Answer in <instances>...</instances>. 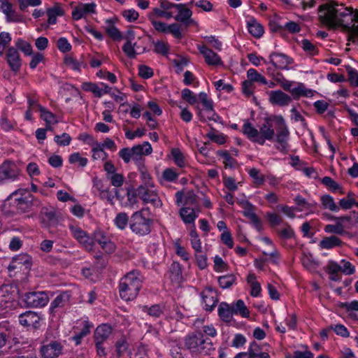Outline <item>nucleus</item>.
<instances>
[{
	"mask_svg": "<svg viewBox=\"0 0 358 358\" xmlns=\"http://www.w3.org/2000/svg\"><path fill=\"white\" fill-rule=\"evenodd\" d=\"M318 11L321 23L331 29L342 27L348 41H358V9L353 12L352 8L330 1L322 4Z\"/></svg>",
	"mask_w": 358,
	"mask_h": 358,
	"instance_id": "nucleus-1",
	"label": "nucleus"
},
{
	"mask_svg": "<svg viewBox=\"0 0 358 358\" xmlns=\"http://www.w3.org/2000/svg\"><path fill=\"white\" fill-rule=\"evenodd\" d=\"M273 122H275L278 125L284 124V119L281 115H271L264 119L259 130L250 122H246L243 126L242 131L250 141L263 145L266 140L271 141L275 136Z\"/></svg>",
	"mask_w": 358,
	"mask_h": 358,
	"instance_id": "nucleus-2",
	"label": "nucleus"
},
{
	"mask_svg": "<svg viewBox=\"0 0 358 358\" xmlns=\"http://www.w3.org/2000/svg\"><path fill=\"white\" fill-rule=\"evenodd\" d=\"M142 280L138 271H132L121 278L119 284L120 297L125 301L134 299L141 288Z\"/></svg>",
	"mask_w": 358,
	"mask_h": 358,
	"instance_id": "nucleus-3",
	"label": "nucleus"
},
{
	"mask_svg": "<svg viewBox=\"0 0 358 358\" xmlns=\"http://www.w3.org/2000/svg\"><path fill=\"white\" fill-rule=\"evenodd\" d=\"M185 345L192 352L208 355L213 350V345L210 338L199 332L187 335L185 339Z\"/></svg>",
	"mask_w": 358,
	"mask_h": 358,
	"instance_id": "nucleus-4",
	"label": "nucleus"
},
{
	"mask_svg": "<svg viewBox=\"0 0 358 358\" xmlns=\"http://www.w3.org/2000/svg\"><path fill=\"white\" fill-rule=\"evenodd\" d=\"M145 209L134 213L130 218L129 227L131 230L138 235L143 236L151 231L152 220L145 217L143 215Z\"/></svg>",
	"mask_w": 358,
	"mask_h": 358,
	"instance_id": "nucleus-5",
	"label": "nucleus"
},
{
	"mask_svg": "<svg viewBox=\"0 0 358 358\" xmlns=\"http://www.w3.org/2000/svg\"><path fill=\"white\" fill-rule=\"evenodd\" d=\"M17 194L18 191H15L7 198V201H10V205L14 208L13 211L17 213L29 211L32 206L31 196L17 198L15 196Z\"/></svg>",
	"mask_w": 358,
	"mask_h": 358,
	"instance_id": "nucleus-6",
	"label": "nucleus"
},
{
	"mask_svg": "<svg viewBox=\"0 0 358 358\" xmlns=\"http://www.w3.org/2000/svg\"><path fill=\"white\" fill-rule=\"evenodd\" d=\"M19 290L17 285H3L0 287V306L6 308L11 304L18 295Z\"/></svg>",
	"mask_w": 358,
	"mask_h": 358,
	"instance_id": "nucleus-7",
	"label": "nucleus"
},
{
	"mask_svg": "<svg viewBox=\"0 0 358 358\" xmlns=\"http://www.w3.org/2000/svg\"><path fill=\"white\" fill-rule=\"evenodd\" d=\"M48 296L43 292H33L24 294V301L28 307L38 308L45 306L48 302Z\"/></svg>",
	"mask_w": 358,
	"mask_h": 358,
	"instance_id": "nucleus-8",
	"label": "nucleus"
},
{
	"mask_svg": "<svg viewBox=\"0 0 358 358\" xmlns=\"http://www.w3.org/2000/svg\"><path fill=\"white\" fill-rule=\"evenodd\" d=\"M138 196L141 199L144 203H150L155 206H161L162 203L157 194L155 191L148 189L143 185L137 187Z\"/></svg>",
	"mask_w": 358,
	"mask_h": 358,
	"instance_id": "nucleus-9",
	"label": "nucleus"
},
{
	"mask_svg": "<svg viewBox=\"0 0 358 358\" xmlns=\"http://www.w3.org/2000/svg\"><path fill=\"white\" fill-rule=\"evenodd\" d=\"M131 150V159L138 166L141 165L143 155H148L152 151V147L148 142H144L143 145H135Z\"/></svg>",
	"mask_w": 358,
	"mask_h": 358,
	"instance_id": "nucleus-10",
	"label": "nucleus"
},
{
	"mask_svg": "<svg viewBox=\"0 0 358 358\" xmlns=\"http://www.w3.org/2000/svg\"><path fill=\"white\" fill-rule=\"evenodd\" d=\"M62 346L57 341H51L41 348V356L43 358H57L62 353Z\"/></svg>",
	"mask_w": 358,
	"mask_h": 358,
	"instance_id": "nucleus-11",
	"label": "nucleus"
},
{
	"mask_svg": "<svg viewBox=\"0 0 358 358\" xmlns=\"http://www.w3.org/2000/svg\"><path fill=\"white\" fill-rule=\"evenodd\" d=\"M270 63L276 69H287L293 60L282 53L272 52L269 55Z\"/></svg>",
	"mask_w": 358,
	"mask_h": 358,
	"instance_id": "nucleus-12",
	"label": "nucleus"
},
{
	"mask_svg": "<svg viewBox=\"0 0 358 358\" xmlns=\"http://www.w3.org/2000/svg\"><path fill=\"white\" fill-rule=\"evenodd\" d=\"M292 101V99L290 96L280 90L269 92V101L273 105L285 106L289 104Z\"/></svg>",
	"mask_w": 358,
	"mask_h": 358,
	"instance_id": "nucleus-13",
	"label": "nucleus"
},
{
	"mask_svg": "<svg viewBox=\"0 0 358 358\" xmlns=\"http://www.w3.org/2000/svg\"><path fill=\"white\" fill-rule=\"evenodd\" d=\"M19 173L15 164L10 162H6L0 166V180L15 179Z\"/></svg>",
	"mask_w": 358,
	"mask_h": 358,
	"instance_id": "nucleus-14",
	"label": "nucleus"
},
{
	"mask_svg": "<svg viewBox=\"0 0 358 358\" xmlns=\"http://www.w3.org/2000/svg\"><path fill=\"white\" fill-rule=\"evenodd\" d=\"M96 4L91 3H79L72 12V17L75 20H78L83 17L85 15L95 13Z\"/></svg>",
	"mask_w": 358,
	"mask_h": 358,
	"instance_id": "nucleus-15",
	"label": "nucleus"
},
{
	"mask_svg": "<svg viewBox=\"0 0 358 358\" xmlns=\"http://www.w3.org/2000/svg\"><path fill=\"white\" fill-rule=\"evenodd\" d=\"M40 317L34 312L27 311L21 314L19 317L20 323L24 327L37 328L39 324Z\"/></svg>",
	"mask_w": 358,
	"mask_h": 358,
	"instance_id": "nucleus-16",
	"label": "nucleus"
},
{
	"mask_svg": "<svg viewBox=\"0 0 358 358\" xmlns=\"http://www.w3.org/2000/svg\"><path fill=\"white\" fill-rule=\"evenodd\" d=\"M200 52L203 55L206 62L208 65H221L222 64V60L218 55L214 52L211 49H209L206 45L199 47Z\"/></svg>",
	"mask_w": 358,
	"mask_h": 358,
	"instance_id": "nucleus-17",
	"label": "nucleus"
},
{
	"mask_svg": "<svg viewBox=\"0 0 358 358\" xmlns=\"http://www.w3.org/2000/svg\"><path fill=\"white\" fill-rule=\"evenodd\" d=\"M6 55L10 69L12 71L17 72L21 66V60L17 50L14 48H10L8 50Z\"/></svg>",
	"mask_w": 358,
	"mask_h": 358,
	"instance_id": "nucleus-18",
	"label": "nucleus"
},
{
	"mask_svg": "<svg viewBox=\"0 0 358 358\" xmlns=\"http://www.w3.org/2000/svg\"><path fill=\"white\" fill-rule=\"evenodd\" d=\"M1 8L6 16L7 22H22V17L16 13L15 10L13 8V5L10 3L8 1L2 2Z\"/></svg>",
	"mask_w": 358,
	"mask_h": 358,
	"instance_id": "nucleus-19",
	"label": "nucleus"
},
{
	"mask_svg": "<svg viewBox=\"0 0 358 358\" xmlns=\"http://www.w3.org/2000/svg\"><path fill=\"white\" fill-rule=\"evenodd\" d=\"M218 315L223 322H230L234 315L231 306L226 302L220 303L218 307Z\"/></svg>",
	"mask_w": 358,
	"mask_h": 358,
	"instance_id": "nucleus-20",
	"label": "nucleus"
},
{
	"mask_svg": "<svg viewBox=\"0 0 358 358\" xmlns=\"http://www.w3.org/2000/svg\"><path fill=\"white\" fill-rule=\"evenodd\" d=\"M111 327L108 324L99 326L94 332V341L98 343H103L111 334Z\"/></svg>",
	"mask_w": 358,
	"mask_h": 358,
	"instance_id": "nucleus-21",
	"label": "nucleus"
},
{
	"mask_svg": "<svg viewBox=\"0 0 358 358\" xmlns=\"http://www.w3.org/2000/svg\"><path fill=\"white\" fill-rule=\"evenodd\" d=\"M177 9L178 10V13L175 16V20L183 22L186 26H188L192 22L190 20L192 12L190 9L186 8L185 4H182V7H178Z\"/></svg>",
	"mask_w": 358,
	"mask_h": 358,
	"instance_id": "nucleus-22",
	"label": "nucleus"
},
{
	"mask_svg": "<svg viewBox=\"0 0 358 358\" xmlns=\"http://www.w3.org/2000/svg\"><path fill=\"white\" fill-rule=\"evenodd\" d=\"M279 131L277 133L276 135V141L280 144L281 149H280L281 151H283L286 149L287 147V137L289 136V131L287 128V126L285 124V122H284L283 125H278Z\"/></svg>",
	"mask_w": 358,
	"mask_h": 358,
	"instance_id": "nucleus-23",
	"label": "nucleus"
},
{
	"mask_svg": "<svg viewBox=\"0 0 358 358\" xmlns=\"http://www.w3.org/2000/svg\"><path fill=\"white\" fill-rule=\"evenodd\" d=\"M69 299L70 294L66 292L58 295L51 303V313H53L57 308L64 306L69 302Z\"/></svg>",
	"mask_w": 358,
	"mask_h": 358,
	"instance_id": "nucleus-24",
	"label": "nucleus"
},
{
	"mask_svg": "<svg viewBox=\"0 0 358 358\" xmlns=\"http://www.w3.org/2000/svg\"><path fill=\"white\" fill-rule=\"evenodd\" d=\"M342 245V241L336 236L325 237L319 244L320 247L323 249H331L336 246H341Z\"/></svg>",
	"mask_w": 358,
	"mask_h": 358,
	"instance_id": "nucleus-25",
	"label": "nucleus"
},
{
	"mask_svg": "<svg viewBox=\"0 0 358 358\" xmlns=\"http://www.w3.org/2000/svg\"><path fill=\"white\" fill-rule=\"evenodd\" d=\"M180 215L182 221L185 224H192L194 222L195 219L197 217L196 211L194 208L189 207H183L180 210Z\"/></svg>",
	"mask_w": 358,
	"mask_h": 358,
	"instance_id": "nucleus-26",
	"label": "nucleus"
},
{
	"mask_svg": "<svg viewBox=\"0 0 358 358\" xmlns=\"http://www.w3.org/2000/svg\"><path fill=\"white\" fill-rule=\"evenodd\" d=\"M248 27L250 34L255 38H260L264 34L263 27L254 18L248 21Z\"/></svg>",
	"mask_w": 358,
	"mask_h": 358,
	"instance_id": "nucleus-27",
	"label": "nucleus"
},
{
	"mask_svg": "<svg viewBox=\"0 0 358 358\" xmlns=\"http://www.w3.org/2000/svg\"><path fill=\"white\" fill-rule=\"evenodd\" d=\"M234 314H239L241 317L248 318L250 315V312L245 306L243 300H238L236 303L231 305Z\"/></svg>",
	"mask_w": 358,
	"mask_h": 358,
	"instance_id": "nucleus-28",
	"label": "nucleus"
},
{
	"mask_svg": "<svg viewBox=\"0 0 358 358\" xmlns=\"http://www.w3.org/2000/svg\"><path fill=\"white\" fill-rule=\"evenodd\" d=\"M199 99L202 103L203 106L206 108L207 111L209 112L210 113H212V115L208 116V118L209 120H215L213 118V116L215 115V113L213 111V101L208 99V95L205 92H201L199 94Z\"/></svg>",
	"mask_w": 358,
	"mask_h": 358,
	"instance_id": "nucleus-29",
	"label": "nucleus"
},
{
	"mask_svg": "<svg viewBox=\"0 0 358 358\" xmlns=\"http://www.w3.org/2000/svg\"><path fill=\"white\" fill-rule=\"evenodd\" d=\"M236 280V277L234 274L220 276L217 280L220 287L222 289L231 287Z\"/></svg>",
	"mask_w": 358,
	"mask_h": 358,
	"instance_id": "nucleus-30",
	"label": "nucleus"
},
{
	"mask_svg": "<svg viewBox=\"0 0 358 358\" xmlns=\"http://www.w3.org/2000/svg\"><path fill=\"white\" fill-rule=\"evenodd\" d=\"M321 201L323 207L334 212H338L340 208L336 204L333 197L329 194L321 197Z\"/></svg>",
	"mask_w": 358,
	"mask_h": 358,
	"instance_id": "nucleus-31",
	"label": "nucleus"
},
{
	"mask_svg": "<svg viewBox=\"0 0 358 358\" xmlns=\"http://www.w3.org/2000/svg\"><path fill=\"white\" fill-rule=\"evenodd\" d=\"M217 154L224 159L223 163L225 168L234 169L238 164L237 161L231 157L228 151L219 150Z\"/></svg>",
	"mask_w": 358,
	"mask_h": 358,
	"instance_id": "nucleus-32",
	"label": "nucleus"
},
{
	"mask_svg": "<svg viewBox=\"0 0 358 358\" xmlns=\"http://www.w3.org/2000/svg\"><path fill=\"white\" fill-rule=\"evenodd\" d=\"M201 296L205 303V309L207 311H211L218 302L217 299L213 294H206L204 292H202Z\"/></svg>",
	"mask_w": 358,
	"mask_h": 358,
	"instance_id": "nucleus-33",
	"label": "nucleus"
},
{
	"mask_svg": "<svg viewBox=\"0 0 358 358\" xmlns=\"http://www.w3.org/2000/svg\"><path fill=\"white\" fill-rule=\"evenodd\" d=\"M64 63L68 67L75 71H80L82 66H83V67L87 66L83 62H79L71 56L66 57Z\"/></svg>",
	"mask_w": 358,
	"mask_h": 358,
	"instance_id": "nucleus-34",
	"label": "nucleus"
},
{
	"mask_svg": "<svg viewBox=\"0 0 358 358\" xmlns=\"http://www.w3.org/2000/svg\"><path fill=\"white\" fill-rule=\"evenodd\" d=\"M128 222V215L124 212L117 214L114 220L115 224L121 230L124 229L127 227Z\"/></svg>",
	"mask_w": 358,
	"mask_h": 358,
	"instance_id": "nucleus-35",
	"label": "nucleus"
},
{
	"mask_svg": "<svg viewBox=\"0 0 358 358\" xmlns=\"http://www.w3.org/2000/svg\"><path fill=\"white\" fill-rule=\"evenodd\" d=\"M248 80L252 83L257 82L262 84H266L267 81L264 76L259 73L255 69H250L247 72Z\"/></svg>",
	"mask_w": 358,
	"mask_h": 358,
	"instance_id": "nucleus-36",
	"label": "nucleus"
},
{
	"mask_svg": "<svg viewBox=\"0 0 358 358\" xmlns=\"http://www.w3.org/2000/svg\"><path fill=\"white\" fill-rule=\"evenodd\" d=\"M40 111L41 117L46 122V124H50L51 123L56 124L58 122L56 116L52 113L47 110L44 107L40 106Z\"/></svg>",
	"mask_w": 358,
	"mask_h": 358,
	"instance_id": "nucleus-37",
	"label": "nucleus"
},
{
	"mask_svg": "<svg viewBox=\"0 0 358 358\" xmlns=\"http://www.w3.org/2000/svg\"><path fill=\"white\" fill-rule=\"evenodd\" d=\"M143 310L150 316L159 317L164 313V307H162L158 304L153 305L150 308L145 306L143 307Z\"/></svg>",
	"mask_w": 358,
	"mask_h": 358,
	"instance_id": "nucleus-38",
	"label": "nucleus"
},
{
	"mask_svg": "<svg viewBox=\"0 0 358 358\" xmlns=\"http://www.w3.org/2000/svg\"><path fill=\"white\" fill-rule=\"evenodd\" d=\"M82 88L85 91L92 92L96 97H101L103 95V89L100 88L96 84L84 83L82 85Z\"/></svg>",
	"mask_w": 358,
	"mask_h": 358,
	"instance_id": "nucleus-39",
	"label": "nucleus"
},
{
	"mask_svg": "<svg viewBox=\"0 0 358 358\" xmlns=\"http://www.w3.org/2000/svg\"><path fill=\"white\" fill-rule=\"evenodd\" d=\"M106 22L109 24L106 31L108 36L113 40H120L122 38L121 32L111 23L110 20H107Z\"/></svg>",
	"mask_w": 358,
	"mask_h": 358,
	"instance_id": "nucleus-40",
	"label": "nucleus"
},
{
	"mask_svg": "<svg viewBox=\"0 0 358 358\" xmlns=\"http://www.w3.org/2000/svg\"><path fill=\"white\" fill-rule=\"evenodd\" d=\"M108 157L107 153L103 150L100 143H97L94 148H92V158L94 160L102 159L105 160Z\"/></svg>",
	"mask_w": 358,
	"mask_h": 358,
	"instance_id": "nucleus-41",
	"label": "nucleus"
},
{
	"mask_svg": "<svg viewBox=\"0 0 358 358\" xmlns=\"http://www.w3.org/2000/svg\"><path fill=\"white\" fill-rule=\"evenodd\" d=\"M250 176L254 180V182L257 185H263L264 183V176L260 174V172L258 169L255 168L251 169L248 172Z\"/></svg>",
	"mask_w": 358,
	"mask_h": 358,
	"instance_id": "nucleus-42",
	"label": "nucleus"
},
{
	"mask_svg": "<svg viewBox=\"0 0 358 358\" xmlns=\"http://www.w3.org/2000/svg\"><path fill=\"white\" fill-rule=\"evenodd\" d=\"M69 162L70 164H75L78 162L80 167H85L87 164V159L82 157L78 152L71 154L69 157Z\"/></svg>",
	"mask_w": 358,
	"mask_h": 358,
	"instance_id": "nucleus-43",
	"label": "nucleus"
},
{
	"mask_svg": "<svg viewBox=\"0 0 358 358\" xmlns=\"http://www.w3.org/2000/svg\"><path fill=\"white\" fill-rule=\"evenodd\" d=\"M171 155L175 163L180 167L185 166L184 157L181 151L178 148H173L171 150Z\"/></svg>",
	"mask_w": 358,
	"mask_h": 358,
	"instance_id": "nucleus-44",
	"label": "nucleus"
},
{
	"mask_svg": "<svg viewBox=\"0 0 358 358\" xmlns=\"http://www.w3.org/2000/svg\"><path fill=\"white\" fill-rule=\"evenodd\" d=\"M136 43H132L130 41H126L124 45L122 47V50L129 58H135L136 56V52L135 51Z\"/></svg>",
	"mask_w": 358,
	"mask_h": 358,
	"instance_id": "nucleus-45",
	"label": "nucleus"
},
{
	"mask_svg": "<svg viewBox=\"0 0 358 358\" xmlns=\"http://www.w3.org/2000/svg\"><path fill=\"white\" fill-rule=\"evenodd\" d=\"M55 141L59 146L69 145L71 141V137L66 133L62 135H56L54 138Z\"/></svg>",
	"mask_w": 358,
	"mask_h": 358,
	"instance_id": "nucleus-46",
	"label": "nucleus"
},
{
	"mask_svg": "<svg viewBox=\"0 0 358 358\" xmlns=\"http://www.w3.org/2000/svg\"><path fill=\"white\" fill-rule=\"evenodd\" d=\"M11 331L6 325L0 324V348L4 346L10 336Z\"/></svg>",
	"mask_w": 358,
	"mask_h": 358,
	"instance_id": "nucleus-47",
	"label": "nucleus"
},
{
	"mask_svg": "<svg viewBox=\"0 0 358 358\" xmlns=\"http://www.w3.org/2000/svg\"><path fill=\"white\" fill-rule=\"evenodd\" d=\"M182 99L188 102L191 105H194L197 102V99L192 92L189 89H184L182 92Z\"/></svg>",
	"mask_w": 358,
	"mask_h": 358,
	"instance_id": "nucleus-48",
	"label": "nucleus"
},
{
	"mask_svg": "<svg viewBox=\"0 0 358 358\" xmlns=\"http://www.w3.org/2000/svg\"><path fill=\"white\" fill-rule=\"evenodd\" d=\"M324 231L327 233H334L336 234H343L345 231L343 226L341 222H338L336 224H328L325 227Z\"/></svg>",
	"mask_w": 358,
	"mask_h": 358,
	"instance_id": "nucleus-49",
	"label": "nucleus"
},
{
	"mask_svg": "<svg viewBox=\"0 0 358 358\" xmlns=\"http://www.w3.org/2000/svg\"><path fill=\"white\" fill-rule=\"evenodd\" d=\"M322 182L331 189L333 191H336L340 189L341 187L339 184H338L336 182H335L329 176H325L322 178Z\"/></svg>",
	"mask_w": 358,
	"mask_h": 358,
	"instance_id": "nucleus-50",
	"label": "nucleus"
},
{
	"mask_svg": "<svg viewBox=\"0 0 358 358\" xmlns=\"http://www.w3.org/2000/svg\"><path fill=\"white\" fill-rule=\"evenodd\" d=\"M58 49L62 52H67L71 50V45L66 38H59L57 42Z\"/></svg>",
	"mask_w": 358,
	"mask_h": 358,
	"instance_id": "nucleus-51",
	"label": "nucleus"
},
{
	"mask_svg": "<svg viewBox=\"0 0 358 358\" xmlns=\"http://www.w3.org/2000/svg\"><path fill=\"white\" fill-rule=\"evenodd\" d=\"M16 45L18 49L22 50L25 55H30L32 53V48L31 45L24 42V41L19 39L16 43Z\"/></svg>",
	"mask_w": 358,
	"mask_h": 358,
	"instance_id": "nucleus-52",
	"label": "nucleus"
},
{
	"mask_svg": "<svg viewBox=\"0 0 358 358\" xmlns=\"http://www.w3.org/2000/svg\"><path fill=\"white\" fill-rule=\"evenodd\" d=\"M255 85L250 80H245L242 83V92L247 96H250L253 94Z\"/></svg>",
	"mask_w": 358,
	"mask_h": 358,
	"instance_id": "nucleus-53",
	"label": "nucleus"
},
{
	"mask_svg": "<svg viewBox=\"0 0 358 358\" xmlns=\"http://www.w3.org/2000/svg\"><path fill=\"white\" fill-rule=\"evenodd\" d=\"M154 51L157 54L166 55L169 51L168 45L163 41H157L155 43Z\"/></svg>",
	"mask_w": 358,
	"mask_h": 358,
	"instance_id": "nucleus-54",
	"label": "nucleus"
},
{
	"mask_svg": "<svg viewBox=\"0 0 358 358\" xmlns=\"http://www.w3.org/2000/svg\"><path fill=\"white\" fill-rule=\"evenodd\" d=\"M139 76L144 78L148 79L153 76V71L151 68L145 65L139 66Z\"/></svg>",
	"mask_w": 358,
	"mask_h": 358,
	"instance_id": "nucleus-55",
	"label": "nucleus"
},
{
	"mask_svg": "<svg viewBox=\"0 0 358 358\" xmlns=\"http://www.w3.org/2000/svg\"><path fill=\"white\" fill-rule=\"evenodd\" d=\"M71 231L73 236V237L78 241L79 242L85 238V236H86L87 234L84 231L83 229H81L79 227L70 226Z\"/></svg>",
	"mask_w": 358,
	"mask_h": 358,
	"instance_id": "nucleus-56",
	"label": "nucleus"
},
{
	"mask_svg": "<svg viewBox=\"0 0 358 358\" xmlns=\"http://www.w3.org/2000/svg\"><path fill=\"white\" fill-rule=\"evenodd\" d=\"M266 217L272 227L279 225L282 222V217L276 213H267Z\"/></svg>",
	"mask_w": 358,
	"mask_h": 358,
	"instance_id": "nucleus-57",
	"label": "nucleus"
},
{
	"mask_svg": "<svg viewBox=\"0 0 358 358\" xmlns=\"http://www.w3.org/2000/svg\"><path fill=\"white\" fill-rule=\"evenodd\" d=\"M168 32L172 34L176 38H181L182 37L180 32V25L177 23H173L168 26Z\"/></svg>",
	"mask_w": 358,
	"mask_h": 358,
	"instance_id": "nucleus-58",
	"label": "nucleus"
},
{
	"mask_svg": "<svg viewBox=\"0 0 358 358\" xmlns=\"http://www.w3.org/2000/svg\"><path fill=\"white\" fill-rule=\"evenodd\" d=\"M348 73L351 85L358 87V72L352 67L348 66Z\"/></svg>",
	"mask_w": 358,
	"mask_h": 358,
	"instance_id": "nucleus-59",
	"label": "nucleus"
},
{
	"mask_svg": "<svg viewBox=\"0 0 358 358\" xmlns=\"http://www.w3.org/2000/svg\"><path fill=\"white\" fill-rule=\"evenodd\" d=\"M195 258L196 260L197 265L201 269H204L207 267V257L205 254H200L196 252Z\"/></svg>",
	"mask_w": 358,
	"mask_h": 358,
	"instance_id": "nucleus-60",
	"label": "nucleus"
},
{
	"mask_svg": "<svg viewBox=\"0 0 358 358\" xmlns=\"http://www.w3.org/2000/svg\"><path fill=\"white\" fill-rule=\"evenodd\" d=\"M110 179L111 184L116 187L122 186L124 182V177L120 173H113Z\"/></svg>",
	"mask_w": 358,
	"mask_h": 358,
	"instance_id": "nucleus-61",
	"label": "nucleus"
},
{
	"mask_svg": "<svg viewBox=\"0 0 358 358\" xmlns=\"http://www.w3.org/2000/svg\"><path fill=\"white\" fill-rule=\"evenodd\" d=\"M221 241L225 245H227L229 248H232L234 246V242L231 237V235L229 231H224L221 234Z\"/></svg>",
	"mask_w": 358,
	"mask_h": 358,
	"instance_id": "nucleus-62",
	"label": "nucleus"
},
{
	"mask_svg": "<svg viewBox=\"0 0 358 358\" xmlns=\"http://www.w3.org/2000/svg\"><path fill=\"white\" fill-rule=\"evenodd\" d=\"M163 178L166 181L172 182L178 178V174L171 169H166L163 172Z\"/></svg>",
	"mask_w": 358,
	"mask_h": 358,
	"instance_id": "nucleus-63",
	"label": "nucleus"
},
{
	"mask_svg": "<svg viewBox=\"0 0 358 358\" xmlns=\"http://www.w3.org/2000/svg\"><path fill=\"white\" fill-rule=\"evenodd\" d=\"M185 350L177 345H173L170 350L173 358H185L182 353Z\"/></svg>",
	"mask_w": 358,
	"mask_h": 358,
	"instance_id": "nucleus-64",
	"label": "nucleus"
}]
</instances>
